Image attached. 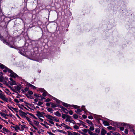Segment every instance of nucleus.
<instances>
[{"instance_id":"nucleus-23","label":"nucleus","mask_w":135,"mask_h":135,"mask_svg":"<svg viewBox=\"0 0 135 135\" xmlns=\"http://www.w3.org/2000/svg\"><path fill=\"white\" fill-rule=\"evenodd\" d=\"M46 109H47L48 112H50L51 113H52L53 112L52 111L53 110L51 108L46 107Z\"/></svg>"},{"instance_id":"nucleus-62","label":"nucleus","mask_w":135,"mask_h":135,"mask_svg":"<svg viewBox=\"0 0 135 135\" xmlns=\"http://www.w3.org/2000/svg\"><path fill=\"white\" fill-rule=\"evenodd\" d=\"M107 128L108 129L111 130L112 129V128H113V127L111 126H109Z\"/></svg>"},{"instance_id":"nucleus-37","label":"nucleus","mask_w":135,"mask_h":135,"mask_svg":"<svg viewBox=\"0 0 135 135\" xmlns=\"http://www.w3.org/2000/svg\"><path fill=\"white\" fill-rule=\"evenodd\" d=\"M73 117L74 118L77 119L78 117V115L76 114H74L73 115Z\"/></svg>"},{"instance_id":"nucleus-42","label":"nucleus","mask_w":135,"mask_h":135,"mask_svg":"<svg viewBox=\"0 0 135 135\" xmlns=\"http://www.w3.org/2000/svg\"><path fill=\"white\" fill-rule=\"evenodd\" d=\"M73 127L74 129H78L79 128V127L77 125L74 126H73Z\"/></svg>"},{"instance_id":"nucleus-21","label":"nucleus","mask_w":135,"mask_h":135,"mask_svg":"<svg viewBox=\"0 0 135 135\" xmlns=\"http://www.w3.org/2000/svg\"><path fill=\"white\" fill-rule=\"evenodd\" d=\"M51 107L52 108H54L57 107V105L55 104V103L51 102Z\"/></svg>"},{"instance_id":"nucleus-57","label":"nucleus","mask_w":135,"mask_h":135,"mask_svg":"<svg viewBox=\"0 0 135 135\" xmlns=\"http://www.w3.org/2000/svg\"><path fill=\"white\" fill-rule=\"evenodd\" d=\"M28 98H30V99H34L33 97V96H31V95H29Z\"/></svg>"},{"instance_id":"nucleus-40","label":"nucleus","mask_w":135,"mask_h":135,"mask_svg":"<svg viewBox=\"0 0 135 135\" xmlns=\"http://www.w3.org/2000/svg\"><path fill=\"white\" fill-rule=\"evenodd\" d=\"M39 90L41 92H43L45 91L44 88H40L39 89Z\"/></svg>"},{"instance_id":"nucleus-16","label":"nucleus","mask_w":135,"mask_h":135,"mask_svg":"<svg viewBox=\"0 0 135 135\" xmlns=\"http://www.w3.org/2000/svg\"><path fill=\"white\" fill-rule=\"evenodd\" d=\"M8 83L12 85H16V81L14 80L11 81H8Z\"/></svg>"},{"instance_id":"nucleus-55","label":"nucleus","mask_w":135,"mask_h":135,"mask_svg":"<svg viewBox=\"0 0 135 135\" xmlns=\"http://www.w3.org/2000/svg\"><path fill=\"white\" fill-rule=\"evenodd\" d=\"M13 110L17 113H18V109L17 108H14Z\"/></svg>"},{"instance_id":"nucleus-1","label":"nucleus","mask_w":135,"mask_h":135,"mask_svg":"<svg viewBox=\"0 0 135 135\" xmlns=\"http://www.w3.org/2000/svg\"><path fill=\"white\" fill-rule=\"evenodd\" d=\"M6 23L4 21H2L0 22V29L4 30L6 34L9 35L8 31V29L7 28V25H6Z\"/></svg>"},{"instance_id":"nucleus-47","label":"nucleus","mask_w":135,"mask_h":135,"mask_svg":"<svg viewBox=\"0 0 135 135\" xmlns=\"http://www.w3.org/2000/svg\"><path fill=\"white\" fill-rule=\"evenodd\" d=\"M111 122H112L111 123V125L114 126H115L116 122H114L112 120L111 121Z\"/></svg>"},{"instance_id":"nucleus-12","label":"nucleus","mask_w":135,"mask_h":135,"mask_svg":"<svg viewBox=\"0 0 135 135\" xmlns=\"http://www.w3.org/2000/svg\"><path fill=\"white\" fill-rule=\"evenodd\" d=\"M61 103L63 106L66 108H68V107H70V104H68L63 102H61Z\"/></svg>"},{"instance_id":"nucleus-41","label":"nucleus","mask_w":135,"mask_h":135,"mask_svg":"<svg viewBox=\"0 0 135 135\" xmlns=\"http://www.w3.org/2000/svg\"><path fill=\"white\" fill-rule=\"evenodd\" d=\"M7 107L10 110H11L13 112H14L12 110V109L13 110V109L14 108L13 107H10L9 106H7Z\"/></svg>"},{"instance_id":"nucleus-44","label":"nucleus","mask_w":135,"mask_h":135,"mask_svg":"<svg viewBox=\"0 0 135 135\" xmlns=\"http://www.w3.org/2000/svg\"><path fill=\"white\" fill-rule=\"evenodd\" d=\"M56 102L57 103L59 104H60L61 103V102H62L61 101H60V100L58 99H57V100H56Z\"/></svg>"},{"instance_id":"nucleus-50","label":"nucleus","mask_w":135,"mask_h":135,"mask_svg":"<svg viewBox=\"0 0 135 135\" xmlns=\"http://www.w3.org/2000/svg\"><path fill=\"white\" fill-rule=\"evenodd\" d=\"M17 105L18 106V107L22 110H23V108L21 106V104H17Z\"/></svg>"},{"instance_id":"nucleus-7","label":"nucleus","mask_w":135,"mask_h":135,"mask_svg":"<svg viewBox=\"0 0 135 135\" xmlns=\"http://www.w3.org/2000/svg\"><path fill=\"white\" fill-rule=\"evenodd\" d=\"M5 95H3L0 92V98L2 99L3 100L7 103L8 102V99L5 97Z\"/></svg>"},{"instance_id":"nucleus-17","label":"nucleus","mask_w":135,"mask_h":135,"mask_svg":"<svg viewBox=\"0 0 135 135\" xmlns=\"http://www.w3.org/2000/svg\"><path fill=\"white\" fill-rule=\"evenodd\" d=\"M33 103H34L35 104H37V105L42 107V106L41 105L43 104V103L40 102H39L38 103H37L36 102H33Z\"/></svg>"},{"instance_id":"nucleus-25","label":"nucleus","mask_w":135,"mask_h":135,"mask_svg":"<svg viewBox=\"0 0 135 135\" xmlns=\"http://www.w3.org/2000/svg\"><path fill=\"white\" fill-rule=\"evenodd\" d=\"M3 131L5 132H6V133H9V132L10 131L7 129L5 127H3L2 129Z\"/></svg>"},{"instance_id":"nucleus-19","label":"nucleus","mask_w":135,"mask_h":135,"mask_svg":"<svg viewBox=\"0 0 135 135\" xmlns=\"http://www.w3.org/2000/svg\"><path fill=\"white\" fill-rule=\"evenodd\" d=\"M54 114L57 117H60L61 116V114L58 111H57L55 113H54Z\"/></svg>"},{"instance_id":"nucleus-56","label":"nucleus","mask_w":135,"mask_h":135,"mask_svg":"<svg viewBox=\"0 0 135 135\" xmlns=\"http://www.w3.org/2000/svg\"><path fill=\"white\" fill-rule=\"evenodd\" d=\"M51 101V99H50L48 98L46 99L45 101L47 102H50Z\"/></svg>"},{"instance_id":"nucleus-34","label":"nucleus","mask_w":135,"mask_h":135,"mask_svg":"<svg viewBox=\"0 0 135 135\" xmlns=\"http://www.w3.org/2000/svg\"><path fill=\"white\" fill-rule=\"evenodd\" d=\"M94 126H91L89 128V130L90 131H93L94 130Z\"/></svg>"},{"instance_id":"nucleus-51","label":"nucleus","mask_w":135,"mask_h":135,"mask_svg":"<svg viewBox=\"0 0 135 135\" xmlns=\"http://www.w3.org/2000/svg\"><path fill=\"white\" fill-rule=\"evenodd\" d=\"M33 95L34 96L38 98L39 97V95H40V94H37L36 93H35Z\"/></svg>"},{"instance_id":"nucleus-58","label":"nucleus","mask_w":135,"mask_h":135,"mask_svg":"<svg viewBox=\"0 0 135 135\" xmlns=\"http://www.w3.org/2000/svg\"><path fill=\"white\" fill-rule=\"evenodd\" d=\"M77 111L78 113H80L82 112V110L80 109L79 108H77Z\"/></svg>"},{"instance_id":"nucleus-10","label":"nucleus","mask_w":135,"mask_h":135,"mask_svg":"<svg viewBox=\"0 0 135 135\" xmlns=\"http://www.w3.org/2000/svg\"><path fill=\"white\" fill-rule=\"evenodd\" d=\"M27 85H28V86L32 88L34 90L36 89V87L31 84L30 83H28Z\"/></svg>"},{"instance_id":"nucleus-52","label":"nucleus","mask_w":135,"mask_h":135,"mask_svg":"<svg viewBox=\"0 0 135 135\" xmlns=\"http://www.w3.org/2000/svg\"><path fill=\"white\" fill-rule=\"evenodd\" d=\"M70 115H72L73 114V112L71 110H70L69 111V112L68 113Z\"/></svg>"},{"instance_id":"nucleus-46","label":"nucleus","mask_w":135,"mask_h":135,"mask_svg":"<svg viewBox=\"0 0 135 135\" xmlns=\"http://www.w3.org/2000/svg\"><path fill=\"white\" fill-rule=\"evenodd\" d=\"M130 131L132 132H133L134 134H135V133H134V129L132 127H130Z\"/></svg>"},{"instance_id":"nucleus-24","label":"nucleus","mask_w":135,"mask_h":135,"mask_svg":"<svg viewBox=\"0 0 135 135\" xmlns=\"http://www.w3.org/2000/svg\"><path fill=\"white\" fill-rule=\"evenodd\" d=\"M70 107H73L75 109L79 108H80V107L79 106L76 105H74L73 104L70 105Z\"/></svg>"},{"instance_id":"nucleus-20","label":"nucleus","mask_w":135,"mask_h":135,"mask_svg":"<svg viewBox=\"0 0 135 135\" xmlns=\"http://www.w3.org/2000/svg\"><path fill=\"white\" fill-rule=\"evenodd\" d=\"M103 123L105 126H108L109 125V123L106 121H103Z\"/></svg>"},{"instance_id":"nucleus-15","label":"nucleus","mask_w":135,"mask_h":135,"mask_svg":"<svg viewBox=\"0 0 135 135\" xmlns=\"http://www.w3.org/2000/svg\"><path fill=\"white\" fill-rule=\"evenodd\" d=\"M21 131H23L24 130V128L27 129H28V127H27L25 125H21Z\"/></svg>"},{"instance_id":"nucleus-35","label":"nucleus","mask_w":135,"mask_h":135,"mask_svg":"<svg viewBox=\"0 0 135 135\" xmlns=\"http://www.w3.org/2000/svg\"><path fill=\"white\" fill-rule=\"evenodd\" d=\"M62 115L61 116V117L63 119H65L66 117V115H68L67 114H64L63 113H62Z\"/></svg>"},{"instance_id":"nucleus-8","label":"nucleus","mask_w":135,"mask_h":135,"mask_svg":"<svg viewBox=\"0 0 135 135\" xmlns=\"http://www.w3.org/2000/svg\"><path fill=\"white\" fill-rule=\"evenodd\" d=\"M37 114H36V115L38 117H41L44 118V117L43 115L45 114V113L44 112H40L39 111H37L36 112Z\"/></svg>"},{"instance_id":"nucleus-27","label":"nucleus","mask_w":135,"mask_h":135,"mask_svg":"<svg viewBox=\"0 0 135 135\" xmlns=\"http://www.w3.org/2000/svg\"><path fill=\"white\" fill-rule=\"evenodd\" d=\"M33 121L34 122V123L36 126H39V123L38 121H36L35 120H34Z\"/></svg>"},{"instance_id":"nucleus-5","label":"nucleus","mask_w":135,"mask_h":135,"mask_svg":"<svg viewBox=\"0 0 135 135\" xmlns=\"http://www.w3.org/2000/svg\"><path fill=\"white\" fill-rule=\"evenodd\" d=\"M0 68L1 69L3 70V72L4 73H6L9 69V68L2 64H0Z\"/></svg>"},{"instance_id":"nucleus-30","label":"nucleus","mask_w":135,"mask_h":135,"mask_svg":"<svg viewBox=\"0 0 135 135\" xmlns=\"http://www.w3.org/2000/svg\"><path fill=\"white\" fill-rule=\"evenodd\" d=\"M21 86L20 84L19 85H17L16 86V89L17 91H18L20 90L21 89Z\"/></svg>"},{"instance_id":"nucleus-14","label":"nucleus","mask_w":135,"mask_h":135,"mask_svg":"<svg viewBox=\"0 0 135 135\" xmlns=\"http://www.w3.org/2000/svg\"><path fill=\"white\" fill-rule=\"evenodd\" d=\"M85 122L88 124H90L92 126H93L94 125L93 123L91 121L89 120L86 119L85 121Z\"/></svg>"},{"instance_id":"nucleus-31","label":"nucleus","mask_w":135,"mask_h":135,"mask_svg":"<svg viewBox=\"0 0 135 135\" xmlns=\"http://www.w3.org/2000/svg\"><path fill=\"white\" fill-rule=\"evenodd\" d=\"M47 94H48V93L45 90L43 92L42 95L44 97H46Z\"/></svg>"},{"instance_id":"nucleus-3","label":"nucleus","mask_w":135,"mask_h":135,"mask_svg":"<svg viewBox=\"0 0 135 135\" xmlns=\"http://www.w3.org/2000/svg\"><path fill=\"white\" fill-rule=\"evenodd\" d=\"M7 71L9 73H10L9 76L11 78H16V77H18V76L17 75L13 72L12 70L10 69Z\"/></svg>"},{"instance_id":"nucleus-18","label":"nucleus","mask_w":135,"mask_h":135,"mask_svg":"<svg viewBox=\"0 0 135 135\" xmlns=\"http://www.w3.org/2000/svg\"><path fill=\"white\" fill-rule=\"evenodd\" d=\"M82 110L84 111L86 113L88 112L86 109L85 108V106L84 105H82L81 106Z\"/></svg>"},{"instance_id":"nucleus-63","label":"nucleus","mask_w":135,"mask_h":135,"mask_svg":"<svg viewBox=\"0 0 135 135\" xmlns=\"http://www.w3.org/2000/svg\"><path fill=\"white\" fill-rule=\"evenodd\" d=\"M124 133L126 134H127L128 133V130L127 129H126L124 131Z\"/></svg>"},{"instance_id":"nucleus-39","label":"nucleus","mask_w":135,"mask_h":135,"mask_svg":"<svg viewBox=\"0 0 135 135\" xmlns=\"http://www.w3.org/2000/svg\"><path fill=\"white\" fill-rule=\"evenodd\" d=\"M100 116L98 115H95L94 117V118L95 119H96L97 120V119H99V117H100Z\"/></svg>"},{"instance_id":"nucleus-6","label":"nucleus","mask_w":135,"mask_h":135,"mask_svg":"<svg viewBox=\"0 0 135 135\" xmlns=\"http://www.w3.org/2000/svg\"><path fill=\"white\" fill-rule=\"evenodd\" d=\"M26 120L28 121V122L29 123V124L31 125L32 126L33 128L36 130H38V129L33 124L32 122L31 121V120L28 117L26 116V117H25Z\"/></svg>"},{"instance_id":"nucleus-2","label":"nucleus","mask_w":135,"mask_h":135,"mask_svg":"<svg viewBox=\"0 0 135 135\" xmlns=\"http://www.w3.org/2000/svg\"><path fill=\"white\" fill-rule=\"evenodd\" d=\"M0 39L3 42L4 44H6V45H8L9 47L12 48H15L14 45V43L13 42H8L7 40H5L3 36H2L0 34Z\"/></svg>"},{"instance_id":"nucleus-49","label":"nucleus","mask_w":135,"mask_h":135,"mask_svg":"<svg viewBox=\"0 0 135 135\" xmlns=\"http://www.w3.org/2000/svg\"><path fill=\"white\" fill-rule=\"evenodd\" d=\"M88 118L90 119H93V117L91 115H89L88 116Z\"/></svg>"},{"instance_id":"nucleus-53","label":"nucleus","mask_w":135,"mask_h":135,"mask_svg":"<svg viewBox=\"0 0 135 135\" xmlns=\"http://www.w3.org/2000/svg\"><path fill=\"white\" fill-rule=\"evenodd\" d=\"M70 122L74 124H76V123L75 122L74 120H71V121Z\"/></svg>"},{"instance_id":"nucleus-28","label":"nucleus","mask_w":135,"mask_h":135,"mask_svg":"<svg viewBox=\"0 0 135 135\" xmlns=\"http://www.w3.org/2000/svg\"><path fill=\"white\" fill-rule=\"evenodd\" d=\"M100 131V129L98 128H95V132L97 133H99Z\"/></svg>"},{"instance_id":"nucleus-26","label":"nucleus","mask_w":135,"mask_h":135,"mask_svg":"<svg viewBox=\"0 0 135 135\" xmlns=\"http://www.w3.org/2000/svg\"><path fill=\"white\" fill-rule=\"evenodd\" d=\"M15 128H16V130H15L17 132H18V130H21L20 129V127L18 126L17 125H15Z\"/></svg>"},{"instance_id":"nucleus-48","label":"nucleus","mask_w":135,"mask_h":135,"mask_svg":"<svg viewBox=\"0 0 135 135\" xmlns=\"http://www.w3.org/2000/svg\"><path fill=\"white\" fill-rule=\"evenodd\" d=\"M0 114L3 117H6L5 114L2 112H0Z\"/></svg>"},{"instance_id":"nucleus-59","label":"nucleus","mask_w":135,"mask_h":135,"mask_svg":"<svg viewBox=\"0 0 135 135\" xmlns=\"http://www.w3.org/2000/svg\"><path fill=\"white\" fill-rule=\"evenodd\" d=\"M14 101L16 103H19V101H18V100L17 99H14Z\"/></svg>"},{"instance_id":"nucleus-9","label":"nucleus","mask_w":135,"mask_h":135,"mask_svg":"<svg viewBox=\"0 0 135 135\" xmlns=\"http://www.w3.org/2000/svg\"><path fill=\"white\" fill-rule=\"evenodd\" d=\"M19 115L22 117L25 118L26 117V115L27 114V112L26 113L24 112H23L21 110H19Z\"/></svg>"},{"instance_id":"nucleus-13","label":"nucleus","mask_w":135,"mask_h":135,"mask_svg":"<svg viewBox=\"0 0 135 135\" xmlns=\"http://www.w3.org/2000/svg\"><path fill=\"white\" fill-rule=\"evenodd\" d=\"M107 131L105 129L103 128L101 130V135H105V134L107 133Z\"/></svg>"},{"instance_id":"nucleus-33","label":"nucleus","mask_w":135,"mask_h":135,"mask_svg":"<svg viewBox=\"0 0 135 135\" xmlns=\"http://www.w3.org/2000/svg\"><path fill=\"white\" fill-rule=\"evenodd\" d=\"M120 124L118 122H116L115 123V126L117 127V128H119L120 127Z\"/></svg>"},{"instance_id":"nucleus-32","label":"nucleus","mask_w":135,"mask_h":135,"mask_svg":"<svg viewBox=\"0 0 135 135\" xmlns=\"http://www.w3.org/2000/svg\"><path fill=\"white\" fill-rule=\"evenodd\" d=\"M78 131L80 134H81L83 135H88L87 134L85 133H83V132H81L80 130Z\"/></svg>"},{"instance_id":"nucleus-61","label":"nucleus","mask_w":135,"mask_h":135,"mask_svg":"<svg viewBox=\"0 0 135 135\" xmlns=\"http://www.w3.org/2000/svg\"><path fill=\"white\" fill-rule=\"evenodd\" d=\"M50 104H51V102L47 103H46V105L47 107H50Z\"/></svg>"},{"instance_id":"nucleus-4","label":"nucleus","mask_w":135,"mask_h":135,"mask_svg":"<svg viewBox=\"0 0 135 135\" xmlns=\"http://www.w3.org/2000/svg\"><path fill=\"white\" fill-rule=\"evenodd\" d=\"M44 116L45 117H46L48 119H50L51 120H47L48 121H49V122L51 124L54 125V123L53 121H52H52L54 120L52 119V118H53V116H52L51 115H50L49 114H44Z\"/></svg>"},{"instance_id":"nucleus-29","label":"nucleus","mask_w":135,"mask_h":135,"mask_svg":"<svg viewBox=\"0 0 135 135\" xmlns=\"http://www.w3.org/2000/svg\"><path fill=\"white\" fill-rule=\"evenodd\" d=\"M63 127H64L65 128L67 129H69L71 130L72 129V128L71 127H69L67 125H65V126H64Z\"/></svg>"},{"instance_id":"nucleus-11","label":"nucleus","mask_w":135,"mask_h":135,"mask_svg":"<svg viewBox=\"0 0 135 135\" xmlns=\"http://www.w3.org/2000/svg\"><path fill=\"white\" fill-rule=\"evenodd\" d=\"M66 119L65 121L70 122L71 121L70 119L71 118V117L68 115H66Z\"/></svg>"},{"instance_id":"nucleus-64","label":"nucleus","mask_w":135,"mask_h":135,"mask_svg":"<svg viewBox=\"0 0 135 135\" xmlns=\"http://www.w3.org/2000/svg\"><path fill=\"white\" fill-rule=\"evenodd\" d=\"M120 129L121 131H123L124 130V128L123 127H120Z\"/></svg>"},{"instance_id":"nucleus-38","label":"nucleus","mask_w":135,"mask_h":135,"mask_svg":"<svg viewBox=\"0 0 135 135\" xmlns=\"http://www.w3.org/2000/svg\"><path fill=\"white\" fill-rule=\"evenodd\" d=\"M89 129H82L81 130L83 131V132H84V133H87V132H88V130H89Z\"/></svg>"},{"instance_id":"nucleus-45","label":"nucleus","mask_w":135,"mask_h":135,"mask_svg":"<svg viewBox=\"0 0 135 135\" xmlns=\"http://www.w3.org/2000/svg\"><path fill=\"white\" fill-rule=\"evenodd\" d=\"M67 132L68 135H73L74 132H72L73 133H71L70 131H67Z\"/></svg>"},{"instance_id":"nucleus-22","label":"nucleus","mask_w":135,"mask_h":135,"mask_svg":"<svg viewBox=\"0 0 135 135\" xmlns=\"http://www.w3.org/2000/svg\"><path fill=\"white\" fill-rule=\"evenodd\" d=\"M4 78L3 75L0 74V82H2L3 81V80H4Z\"/></svg>"},{"instance_id":"nucleus-54","label":"nucleus","mask_w":135,"mask_h":135,"mask_svg":"<svg viewBox=\"0 0 135 135\" xmlns=\"http://www.w3.org/2000/svg\"><path fill=\"white\" fill-rule=\"evenodd\" d=\"M66 109L63 106L62 108H61V109L62 110V111H63L64 112H64L65 111Z\"/></svg>"},{"instance_id":"nucleus-43","label":"nucleus","mask_w":135,"mask_h":135,"mask_svg":"<svg viewBox=\"0 0 135 135\" xmlns=\"http://www.w3.org/2000/svg\"><path fill=\"white\" fill-rule=\"evenodd\" d=\"M28 93L30 95H32L33 94V92L31 90H28Z\"/></svg>"},{"instance_id":"nucleus-60","label":"nucleus","mask_w":135,"mask_h":135,"mask_svg":"<svg viewBox=\"0 0 135 135\" xmlns=\"http://www.w3.org/2000/svg\"><path fill=\"white\" fill-rule=\"evenodd\" d=\"M82 117L84 119H85L87 118V116L86 115L83 114L82 115Z\"/></svg>"},{"instance_id":"nucleus-36","label":"nucleus","mask_w":135,"mask_h":135,"mask_svg":"<svg viewBox=\"0 0 135 135\" xmlns=\"http://www.w3.org/2000/svg\"><path fill=\"white\" fill-rule=\"evenodd\" d=\"M88 133L90 135H94V133H93V132L90 131L89 129L88 130Z\"/></svg>"}]
</instances>
